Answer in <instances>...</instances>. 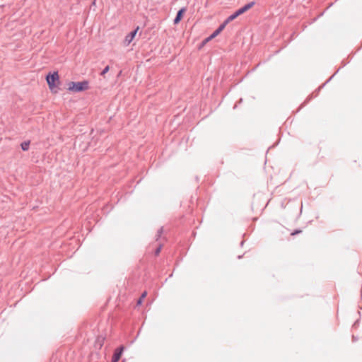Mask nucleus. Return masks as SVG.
<instances>
[{"label":"nucleus","mask_w":362,"mask_h":362,"mask_svg":"<svg viewBox=\"0 0 362 362\" xmlns=\"http://www.w3.org/2000/svg\"><path fill=\"white\" fill-rule=\"evenodd\" d=\"M89 88L88 81L70 82L68 84V90L74 93L86 90Z\"/></svg>","instance_id":"1"},{"label":"nucleus","mask_w":362,"mask_h":362,"mask_svg":"<svg viewBox=\"0 0 362 362\" xmlns=\"http://www.w3.org/2000/svg\"><path fill=\"white\" fill-rule=\"evenodd\" d=\"M46 80L51 90L56 87L55 82L59 81V75L57 72L49 74L47 76Z\"/></svg>","instance_id":"2"},{"label":"nucleus","mask_w":362,"mask_h":362,"mask_svg":"<svg viewBox=\"0 0 362 362\" xmlns=\"http://www.w3.org/2000/svg\"><path fill=\"white\" fill-rule=\"evenodd\" d=\"M139 28L135 29L134 30L130 32L126 37L124 40V45L125 46H128L133 40V39L135 37L136 34L137 33Z\"/></svg>","instance_id":"3"},{"label":"nucleus","mask_w":362,"mask_h":362,"mask_svg":"<svg viewBox=\"0 0 362 362\" xmlns=\"http://www.w3.org/2000/svg\"><path fill=\"white\" fill-rule=\"evenodd\" d=\"M123 349V346H121L115 351V353L112 358V362H118L121 357Z\"/></svg>","instance_id":"4"},{"label":"nucleus","mask_w":362,"mask_h":362,"mask_svg":"<svg viewBox=\"0 0 362 362\" xmlns=\"http://www.w3.org/2000/svg\"><path fill=\"white\" fill-rule=\"evenodd\" d=\"M254 5H255L254 1L250 2V3L247 4L246 5H245L244 6H243L242 8L237 10L236 11L238 12V15L240 16V15L243 14V13H245V11H247V10H249L250 8H251Z\"/></svg>","instance_id":"5"},{"label":"nucleus","mask_w":362,"mask_h":362,"mask_svg":"<svg viewBox=\"0 0 362 362\" xmlns=\"http://www.w3.org/2000/svg\"><path fill=\"white\" fill-rule=\"evenodd\" d=\"M185 8H182L177 11V15L174 19V24H177L181 21L183 13L185 12Z\"/></svg>","instance_id":"6"},{"label":"nucleus","mask_w":362,"mask_h":362,"mask_svg":"<svg viewBox=\"0 0 362 362\" xmlns=\"http://www.w3.org/2000/svg\"><path fill=\"white\" fill-rule=\"evenodd\" d=\"M238 13L237 11H235L234 13H233L232 15L229 16L226 19V23H230V21H233L234 19H235L238 16Z\"/></svg>","instance_id":"7"},{"label":"nucleus","mask_w":362,"mask_h":362,"mask_svg":"<svg viewBox=\"0 0 362 362\" xmlns=\"http://www.w3.org/2000/svg\"><path fill=\"white\" fill-rule=\"evenodd\" d=\"M30 144V141H25L23 142L21 144L22 150L23 151H28V148H29Z\"/></svg>","instance_id":"8"},{"label":"nucleus","mask_w":362,"mask_h":362,"mask_svg":"<svg viewBox=\"0 0 362 362\" xmlns=\"http://www.w3.org/2000/svg\"><path fill=\"white\" fill-rule=\"evenodd\" d=\"M228 23H226V21L225 20V21L219 25V27L216 29V31L218 33V34L225 28Z\"/></svg>","instance_id":"9"},{"label":"nucleus","mask_w":362,"mask_h":362,"mask_svg":"<svg viewBox=\"0 0 362 362\" xmlns=\"http://www.w3.org/2000/svg\"><path fill=\"white\" fill-rule=\"evenodd\" d=\"M228 23H226V21L225 20V21L219 25V27L216 29V31L218 33V34L225 28Z\"/></svg>","instance_id":"10"},{"label":"nucleus","mask_w":362,"mask_h":362,"mask_svg":"<svg viewBox=\"0 0 362 362\" xmlns=\"http://www.w3.org/2000/svg\"><path fill=\"white\" fill-rule=\"evenodd\" d=\"M228 23H226V21L225 20V21L219 25V27L216 29V31L218 33V34L225 28Z\"/></svg>","instance_id":"11"},{"label":"nucleus","mask_w":362,"mask_h":362,"mask_svg":"<svg viewBox=\"0 0 362 362\" xmlns=\"http://www.w3.org/2000/svg\"><path fill=\"white\" fill-rule=\"evenodd\" d=\"M228 23H226V21L225 20V21L219 25V27L216 29V31L218 33V34L225 28Z\"/></svg>","instance_id":"12"},{"label":"nucleus","mask_w":362,"mask_h":362,"mask_svg":"<svg viewBox=\"0 0 362 362\" xmlns=\"http://www.w3.org/2000/svg\"><path fill=\"white\" fill-rule=\"evenodd\" d=\"M163 227L160 228L157 232V235H156V240H158V239L160 238L162 233H163Z\"/></svg>","instance_id":"13"},{"label":"nucleus","mask_w":362,"mask_h":362,"mask_svg":"<svg viewBox=\"0 0 362 362\" xmlns=\"http://www.w3.org/2000/svg\"><path fill=\"white\" fill-rule=\"evenodd\" d=\"M110 70V67L109 66H107L104 68V69L102 71V72L100 73V75L101 76H104L106 73H107Z\"/></svg>","instance_id":"14"},{"label":"nucleus","mask_w":362,"mask_h":362,"mask_svg":"<svg viewBox=\"0 0 362 362\" xmlns=\"http://www.w3.org/2000/svg\"><path fill=\"white\" fill-rule=\"evenodd\" d=\"M162 248V245H159V246L157 247V249L155 251V255H158Z\"/></svg>","instance_id":"15"},{"label":"nucleus","mask_w":362,"mask_h":362,"mask_svg":"<svg viewBox=\"0 0 362 362\" xmlns=\"http://www.w3.org/2000/svg\"><path fill=\"white\" fill-rule=\"evenodd\" d=\"M103 340H104V338H102V337H98L97 339V342L99 343L100 344V346H103Z\"/></svg>","instance_id":"16"},{"label":"nucleus","mask_w":362,"mask_h":362,"mask_svg":"<svg viewBox=\"0 0 362 362\" xmlns=\"http://www.w3.org/2000/svg\"><path fill=\"white\" fill-rule=\"evenodd\" d=\"M218 35V33L216 31V30L209 36V38H214Z\"/></svg>","instance_id":"17"},{"label":"nucleus","mask_w":362,"mask_h":362,"mask_svg":"<svg viewBox=\"0 0 362 362\" xmlns=\"http://www.w3.org/2000/svg\"><path fill=\"white\" fill-rule=\"evenodd\" d=\"M146 295H147V293H146V291H144V292L141 294V296L140 298H141V299L143 300V299L146 296Z\"/></svg>","instance_id":"18"},{"label":"nucleus","mask_w":362,"mask_h":362,"mask_svg":"<svg viewBox=\"0 0 362 362\" xmlns=\"http://www.w3.org/2000/svg\"><path fill=\"white\" fill-rule=\"evenodd\" d=\"M142 300H142L141 298H139V300H137L136 304H137L138 305H141V304L142 303Z\"/></svg>","instance_id":"19"},{"label":"nucleus","mask_w":362,"mask_h":362,"mask_svg":"<svg viewBox=\"0 0 362 362\" xmlns=\"http://www.w3.org/2000/svg\"><path fill=\"white\" fill-rule=\"evenodd\" d=\"M212 38H209V37H208L207 38L205 39V40L204 41V43H206L207 42H209V40H211Z\"/></svg>","instance_id":"20"}]
</instances>
